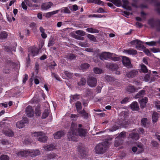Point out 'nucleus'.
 I'll list each match as a JSON object with an SVG mask.
<instances>
[{
    "instance_id": "obj_1",
    "label": "nucleus",
    "mask_w": 160,
    "mask_h": 160,
    "mask_svg": "<svg viewBox=\"0 0 160 160\" xmlns=\"http://www.w3.org/2000/svg\"><path fill=\"white\" fill-rule=\"evenodd\" d=\"M82 127V124H79V128L77 129V124L73 122L72 123L70 130L68 134V138L69 140L76 141L77 140L78 135L82 137L86 136V130L80 128Z\"/></svg>"
},
{
    "instance_id": "obj_2",
    "label": "nucleus",
    "mask_w": 160,
    "mask_h": 160,
    "mask_svg": "<svg viewBox=\"0 0 160 160\" xmlns=\"http://www.w3.org/2000/svg\"><path fill=\"white\" fill-rule=\"evenodd\" d=\"M108 142L105 141L99 143L95 147L96 152L98 154L105 153L108 148Z\"/></svg>"
},
{
    "instance_id": "obj_3",
    "label": "nucleus",
    "mask_w": 160,
    "mask_h": 160,
    "mask_svg": "<svg viewBox=\"0 0 160 160\" xmlns=\"http://www.w3.org/2000/svg\"><path fill=\"white\" fill-rule=\"evenodd\" d=\"M32 135L34 137H36L38 140L41 142H44L47 141V137L42 132H35Z\"/></svg>"
},
{
    "instance_id": "obj_4",
    "label": "nucleus",
    "mask_w": 160,
    "mask_h": 160,
    "mask_svg": "<svg viewBox=\"0 0 160 160\" xmlns=\"http://www.w3.org/2000/svg\"><path fill=\"white\" fill-rule=\"evenodd\" d=\"M148 23L152 27H156L157 31H160V20L155 21L153 19H151L148 21Z\"/></svg>"
},
{
    "instance_id": "obj_5",
    "label": "nucleus",
    "mask_w": 160,
    "mask_h": 160,
    "mask_svg": "<svg viewBox=\"0 0 160 160\" xmlns=\"http://www.w3.org/2000/svg\"><path fill=\"white\" fill-rule=\"evenodd\" d=\"M96 79L92 76L88 77L87 79L88 85L91 87H95L97 85Z\"/></svg>"
},
{
    "instance_id": "obj_6",
    "label": "nucleus",
    "mask_w": 160,
    "mask_h": 160,
    "mask_svg": "<svg viewBox=\"0 0 160 160\" xmlns=\"http://www.w3.org/2000/svg\"><path fill=\"white\" fill-rule=\"evenodd\" d=\"M138 73V71L137 70L133 69L128 72H127L125 76L129 78H132L136 76Z\"/></svg>"
},
{
    "instance_id": "obj_7",
    "label": "nucleus",
    "mask_w": 160,
    "mask_h": 160,
    "mask_svg": "<svg viewBox=\"0 0 160 160\" xmlns=\"http://www.w3.org/2000/svg\"><path fill=\"white\" fill-rule=\"evenodd\" d=\"M122 59V63L124 66L128 68H132L130 61L128 58L123 56Z\"/></svg>"
},
{
    "instance_id": "obj_8",
    "label": "nucleus",
    "mask_w": 160,
    "mask_h": 160,
    "mask_svg": "<svg viewBox=\"0 0 160 160\" xmlns=\"http://www.w3.org/2000/svg\"><path fill=\"white\" fill-rule=\"evenodd\" d=\"M132 44H136V48L139 50L143 49L145 48L144 46L141 44V42L140 40H133L131 42Z\"/></svg>"
},
{
    "instance_id": "obj_9",
    "label": "nucleus",
    "mask_w": 160,
    "mask_h": 160,
    "mask_svg": "<svg viewBox=\"0 0 160 160\" xmlns=\"http://www.w3.org/2000/svg\"><path fill=\"white\" fill-rule=\"evenodd\" d=\"M112 56V54L110 52H104L102 53L99 56L100 58L102 60H107L110 58Z\"/></svg>"
},
{
    "instance_id": "obj_10",
    "label": "nucleus",
    "mask_w": 160,
    "mask_h": 160,
    "mask_svg": "<svg viewBox=\"0 0 160 160\" xmlns=\"http://www.w3.org/2000/svg\"><path fill=\"white\" fill-rule=\"evenodd\" d=\"M26 113L28 117H31L34 116V112L31 106H28L26 108Z\"/></svg>"
},
{
    "instance_id": "obj_11",
    "label": "nucleus",
    "mask_w": 160,
    "mask_h": 160,
    "mask_svg": "<svg viewBox=\"0 0 160 160\" xmlns=\"http://www.w3.org/2000/svg\"><path fill=\"white\" fill-rule=\"evenodd\" d=\"M52 5L53 3L51 2L43 3L42 5L41 8L43 10H46L50 8Z\"/></svg>"
},
{
    "instance_id": "obj_12",
    "label": "nucleus",
    "mask_w": 160,
    "mask_h": 160,
    "mask_svg": "<svg viewBox=\"0 0 160 160\" xmlns=\"http://www.w3.org/2000/svg\"><path fill=\"white\" fill-rule=\"evenodd\" d=\"M29 156L32 157H34L37 155H39L40 154V151L38 150H29Z\"/></svg>"
},
{
    "instance_id": "obj_13",
    "label": "nucleus",
    "mask_w": 160,
    "mask_h": 160,
    "mask_svg": "<svg viewBox=\"0 0 160 160\" xmlns=\"http://www.w3.org/2000/svg\"><path fill=\"white\" fill-rule=\"evenodd\" d=\"M148 99L147 98L145 97L139 101L140 103V107L142 108H144L146 105V103L148 102Z\"/></svg>"
},
{
    "instance_id": "obj_14",
    "label": "nucleus",
    "mask_w": 160,
    "mask_h": 160,
    "mask_svg": "<svg viewBox=\"0 0 160 160\" xmlns=\"http://www.w3.org/2000/svg\"><path fill=\"white\" fill-rule=\"evenodd\" d=\"M131 109L133 110L138 111L139 109L138 103L136 102H134L130 105Z\"/></svg>"
},
{
    "instance_id": "obj_15",
    "label": "nucleus",
    "mask_w": 160,
    "mask_h": 160,
    "mask_svg": "<svg viewBox=\"0 0 160 160\" xmlns=\"http://www.w3.org/2000/svg\"><path fill=\"white\" fill-rule=\"evenodd\" d=\"M64 132L62 131H59L54 134V138L55 139H59L64 135Z\"/></svg>"
},
{
    "instance_id": "obj_16",
    "label": "nucleus",
    "mask_w": 160,
    "mask_h": 160,
    "mask_svg": "<svg viewBox=\"0 0 160 160\" xmlns=\"http://www.w3.org/2000/svg\"><path fill=\"white\" fill-rule=\"evenodd\" d=\"M129 137L135 140H138L139 138V134L135 132H132L129 135Z\"/></svg>"
},
{
    "instance_id": "obj_17",
    "label": "nucleus",
    "mask_w": 160,
    "mask_h": 160,
    "mask_svg": "<svg viewBox=\"0 0 160 160\" xmlns=\"http://www.w3.org/2000/svg\"><path fill=\"white\" fill-rule=\"evenodd\" d=\"M29 150L21 151L18 152V153H17V155L22 157L29 155Z\"/></svg>"
},
{
    "instance_id": "obj_18",
    "label": "nucleus",
    "mask_w": 160,
    "mask_h": 160,
    "mask_svg": "<svg viewBox=\"0 0 160 160\" xmlns=\"http://www.w3.org/2000/svg\"><path fill=\"white\" fill-rule=\"evenodd\" d=\"M123 52L130 55H136L137 54L136 50L132 49L124 50Z\"/></svg>"
},
{
    "instance_id": "obj_19",
    "label": "nucleus",
    "mask_w": 160,
    "mask_h": 160,
    "mask_svg": "<svg viewBox=\"0 0 160 160\" xmlns=\"http://www.w3.org/2000/svg\"><path fill=\"white\" fill-rule=\"evenodd\" d=\"M123 143V140L122 139L118 138V137H116L115 138L114 145L115 146L117 147L121 145Z\"/></svg>"
},
{
    "instance_id": "obj_20",
    "label": "nucleus",
    "mask_w": 160,
    "mask_h": 160,
    "mask_svg": "<svg viewBox=\"0 0 160 160\" xmlns=\"http://www.w3.org/2000/svg\"><path fill=\"white\" fill-rule=\"evenodd\" d=\"M158 114L157 112H153L152 115V121L153 123L157 122L158 118Z\"/></svg>"
},
{
    "instance_id": "obj_21",
    "label": "nucleus",
    "mask_w": 160,
    "mask_h": 160,
    "mask_svg": "<svg viewBox=\"0 0 160 160\" xmlns=\"http://www.w3.org/2000/svg\"><path fill=\"white\" fill-rule=\"evenodd\" d=\"M55 146L52 144L44 146L43 147L45 150L47 151H52L55 148Z\"/></svg>"
},
{
    "instance_id": "obj_22",
    "label": "nucleus",
    "mask_w": 160,
    "mask_h": 160,
    "mask_svg": "<svg viewBox=\"0 0 160 160\" xmlns=\"http://www.w3.org/2000/svg\"><path fill=\"white\" fill-rule=\"evenodd\" d=\"M108 68L114 71L117 70L118 68V66L113 63H110L108 65Z\"/></svg>"
},
{
    "instance_id": "obj_23",
    "label": "nucleus",
    "mask_w": 160,
    "mask_h": 160,
    "mask_svg": "<svg viewBox=\"0 0 160 160\" xmlns=\"http://www.w3.org/2000/svg\"><path fill=\"white\" fill-rule=\"evenodd\" d=\"M145 91L142 90L140 91L135 96V98H138L142 97L145 94Z\"/></svg>"
},
{
    "instance_id": "obj_24",
    "label": "nucleus",
    "mask_w": 160,
    "mask_h": 160,
    "mask_svg": "<svg viewBox=\"0 0 160 160\" xmlns=\"http://www.w3.org/2000/svg\"><path fill=\"white\" fill-rule=\"evenodd\" d=\"M4 134L8 137H12L14 135V133L11 130H8L5 131L4 132Z\"/></svg>"
},
{
    "instance_id": "obj_25",
    "label": "nucleus",
    "mask_w": 160,
    "mask_h": 160,
    "mask_svg": "<svg viewBox=\"0 0 160 160\" xmlns=\"http://www.w3.org/2000/svg\"><path fill=\"white\" fill-rule=\"evenodd\" d=\"M57 155L55 153H52L48 154L46 156V157L48 160L54 159L56 158Z\"/></svg>"
},
{
    "instance_id": "obj_26",
    "label": "nucleus",
    "mask_w": 160,
    "mask_h": 160,
    "mask_svg": "<svg viewBox=\"0 0 160 160\" xmlns=\"http://www.w3.org/2000/svg\"><path fill=\"white\" fill-rule=\"evenodd\" d=\"M75 106L76 109L78 112L79 111H81L82 109L81 103L79 101H77L75 103Z\"/></svg>"
},
{
    "instance_id": "obj_27",
    "label": "nucleus",
    "mask_w": 160,
    "mask_h": 160,
    "mask_svg": "<svg viewBox=\"0 0 160 160\" xmlns=\"http://www.w3.org/2000/svg\"><path fill=\"white\" fill-rule=\"evenodd\" d=\"M16 125L17 127L19 129L22 128L24 126V124L22 121L18 122Z\"/></svg>"
},
{
    "instance_id": "obj_28",
    "label": "nucleus",
    "mask_w": 160,
    "mask_h": 160,
    "mask_svg": "<svg viewBox=\"0 0 160 160\" xmlns=\"http://www.w3.org/2000/svg\"><path fill=\"white\" fill-rule=\"evenodd\" d=\"M59 11V10H58L52 12H48L46 14V17L49 18L51 16L57 13Z\"/></svg>"
},
{
    "instance_id": "obj_29",
    "label": "nucleus",
    "mask_w": 160,
    "mask_h": 160,
    "mask_svg": "<svg viewBox=\"0 0 160 160\" xmlns=\"http://www.w3.org/2000/svg\"><path fill=\"white\" fill-rule=\"evenodd\" d=\"M35 114L38 116H40L41 114L40 106L38 105L35 109Z\"/></svg>"
},
{
    "instance_id": "obj_30",
    "label": "nucleus",
    "mask_w": 160,
    "mask_h": 160,
    "mask_svg": "<svg viewBox=\"0 0 160 160\" xmlns=\"http://www.w3.org/2000/svg\"><path fill=\"white\" fill-rule=\"evenodd\" d=\"M78 113L81 114L84 118L87 119L88 118V113H87L84 110L79 111Z\"/></svg>"
},
{
    "instance_id": "obj_31",
    "label": "nucleus",
    "mask_w": 160,
    "mask_h": 160,
    "mask_svg": "<svg viewBox=\"0 0 160 160\" xmlns=\"http://www.w3.org/2000/svg\"><path fill=\"white\" fill-rule=\"evenodd\" d=\"M112 2L116 6L120 7L122 3L120 0H111Z\"/></svg>"
},
{
    "instance_id": "obj_32",
    "label": "nucleus",
    "mask_w": 160,
    "mask_h": 160,
    "mask_svg": "<svg viewBox=\"0 0 160 160\" xmlns=\"http://www.w3.org/2000/svg\"><path fill=\"white\" fill-rule=\"evenodd\" d=\"M38 52L37 49L33 48L31 49V51L29 53L31 54L30 56L34 57L38 54Z\"/></svg>"
},
{
    "instance_id": "obj_33",
    "label": "nucleus",
    "mask_w": 160,
    "mask_h": 160,
    "mask_svg": "<svg viewBox=\"0 0 160 160\" xmlns=\"http://www.w3.org/2000/svg\"><path fill=\"white\" fill-rule=\"evenodd\" d=\"M49 112V111L48 109H45L42 113V118H46L48 116Z\"/></svg>"
},
{
    "instance_id": "obj_34",
    "label": "nucleus",
    "mask_w": 160,
    "mask_h": 160,
    "mask_svg": "<svg viewBox=\"0 0 160 160\" xmlns=\"http://www.w3.org/2000/svg\"><path fill=\"white\" fill-rule=\"evenodd\" d=\"M141 70L144 73H146L148 72V69L146 66L143 64L140 65Z\"/></svg>"
},
{
    "instance_id": "obj_35",
    "label": "nucleus",
    "mask_w": 160,
    "mask_h": 160,
    "mask_svg": "<svg viewBox=\"0 0 160 160\" xmlns=\"http://www.w3.org/2000/svg\"><path fill=\"white\" fill-rule=\"evenodd\" d=\"M86 31L92 33H98L99 32V31L98 30L93 29L92 28H88L86 29Z\"/></svg>"
},
{
    "instance_id": "obj_36",
    "label": "nucleus",
    "mask_w": 160,
    "mask_h": 160,
    "mask_svg": "<svg viewBox=\"0 0 160 160\" xmlns=\"http://www.w3.org/2000/svg\"><path fill=\"white\" fill-rule=\"evenodd\" d=\"M88 2H92L95 4L100 5L102 4L103 2L100 0H87Z\"/></svg>"
},
{
    "instance_id": "obj_37",
    "label": "nucleus",
    "mask_w": 160,
    "mask_h": 160,
    "mask_svg": "<svg viewBox=\"0 0 160 160\" xmlns=\"http://www.w3.org/2000/svg\"><path fill=\"white\" fill-rule=\"evenodd\" d=\"M126 132L125 131L121 132L117 137H118V138H124L126 137Z\"/></svg>"
},
{
    "instance_id": "obj_38",
    "label": "nucleus",
    "mask_w": 160,
    "mask_h": 160,
    "mask_svg": "<svg viewBox=\"0 0 160 160\" xmlns=\"http://www.w3.org/2000/svg\"><path fill=\"white\" fill-rule=\"evenodd\" d=\"M86 83V79L83 77H82L80 81L78 83V84L79 86H83Z\"/></svg>"
},
{
    "instance_id": "obj_39",
    "label": "nucleus",
    "mask_w": 160,
    "mask_h": 160,
    "mask_svg": "<svg viewBox=\"0 0 160 160\" xmlns=\"http://www.w3.org/2000/svg\"><path fill=\"white\" fill-rule=\"evenodd\" d=\"M8 34L5 31H2L0 34V39H5L7 37Z\"/></svg>"
},
{
    "instance_id": "obj_40",
    "label": "nucleus",
    "mask_w": 160,
    "mask_h": 160,
    "mask_svg": "<svg viewBox=\"0 0 160 160\" xmlns=\"http://www.w3.org/2000/svg\"><path fill=\"white\" fill-rule=\"evenodd\" d=\"M127 91L130 93H132L134 92L135 91V88L133 86H129L127 87Z\"/></svg>"
},
{
    "instance_id": "obj_41",
    "label": "nucleus",
    "mask_w": 160,
    "mask_h": 160,
    "mask_svg": "<svg viewBox=\"0 0 160 160\" xmlns=\"http://www.w3.org/2000/svg\"><path fill=\"white\" fill-rule=\"evenodd\" d=\"M76 57V56L73 54H70L66 56V58L70 60L75 59Z\"/></svg>"
},
{
    "instance_id": "obj_42",
    "label": "nucleus",
    "mask_w": 160,
    "mask_h": 160,
    "mask_svg": "<svg viewBox=\"0 0 160 160\" xmlns=\"http://www.w3.org/2000/svg\"><path fill=\"white\" fill-rule=\"evenodd\" d=\"M89 66V65L88 64L84 63L81 65V68L82 69L85 70L88 69Z\"/></svg>"
},
{
    "instance_id": "obj_43",
    "label": "nucleus",
    "mask_w": 160,
    "mask_h": 160,
    "mask_svg": "<svg viewBox=\"0 0 160 160\" xmlns=\"http://www.w3.org/2000/svg\"><path fill=\"white\" fill-rule=\"evenodd\" d=\"M119 128V127L116 125H114L112 126V128L109 129V130L110 132H113L116 131V130Z\"/></svg>"
},
{
    "instance_id": "obj_44",
    "label": "nucleus",
    "mask_w": 160,
    "mask_h": 160,
    "mask_svg": "<svg viewBox=\"0 0 160 160\" xmlns=\"http://www.w3.org/2000/svg\"><path fill=\"white\" fill-rule=\"evenodd\" d=\"M87 37L91 40L93 42H96V39L94 36L92 35L88 34L87 35Z\"/></svg>"
},
{
    "instance_id": "obj_45",
    "label": "nucleus",
    "mask_w": 160,
    "mask_h": 160,
    "mask_svg": "<svg viewBox=\"0 0 160 160\" xmlns=\"http://www.w3.org/2000/svg\"><path fill=\"white\" fill-rule=\"evenodd\" d=\"M148 121V119L147 118H144L142 119L141 120V122L142 125L145 127L147 123V122Z\"/></svg>"
},
{
    "instance_id": "obj_46",
    "label": "nucleus",
    "mask_w": 160,
    "mask_h": 160,
    "mask_svg": "<svg viewBox=\"0 0 160 160\" xmlns=\"http://www.w3.org/2000/svg\"><path fill=\"white\" fill-rule=\"evenodd\" d=\"M94 72L96 74H101L102 72V69H99L98 68H95L94 69Z\"/></svg>"
},
{
    "instance_id": "obj_47",
    "label": "nucleus",
    "mask_w": 160,
    "mask_h": 160,
    "mask_svg": "<svg viewBox=\"0 0 160 160\" xmlns=\"http://www.w3.org/2000/svg\"><path fill=\"white\" fill-rule=\"evenodd\" d=\"M64 73L66 76L69 78H71L72 77L73 73L68 71H65Z\"/></svg>"
},
{
    "instance_id": "obj_48",
    "label": "nucleus",
    "mask_w": 160,
    "mask_h": 160,
    "mask_svg": "<svg viewBox=\"0 0 160 160\" xmlns=\"http://www.w3.org/2000/svg\"><path fill=\"white\" fill-rule=\"evenodd\" d=\"M61 13H70V11L68 8L67 7H65L63 9L61 10Z\"/></svg>"
},
{
    "instance_id": "obj_49",
    "label": "nucleus",
    "mask_w": 160,
    "mask_h": 160,
    "mask_svg": "<svg viewBox=\"0 0 160 160\" xmlns=\"http://www.w3.org/2000/svg\"><path fill=\"white\" fill-rule=\"evenodd\" d=\"M75 33L79 35L82 36H84L85 35V32L81 30L77 31H76Z\"/></svg>"
},
{
    "instance_id": "obj_50",
    "label": "nucleus",
    "mask_w": 160,
    "mask_h": 160,
    "mask_svg": "<svg viewBox=\"0 0 160 160\" xmlns=\"http://www.w3.org/2000/svg\"><path fill=\"white\" fill-rule=\"evenodd\" d=\"M9 158L7 155H2L0 157L1 160H9Z\"/></svg>"
},
{
    "instance_id": "obj_51",
    "label": "nucleus",
    "mask_w": 160,
    "mask_h": 160,
    "mask_svg": "<svg viewBox=\"0 0 160 160\" xmlns=\"http://www.w3.org/2000/svg\"><path fill=\"white\" fill-rule=\"evenodd\" d=\"M79 96L80 95L76 94L75 95H71V97L73 100H74L75 101H76L79 99Z\"/></svg>"
},
{
    "instance_id": "obj_52",
    "label": "nucleus",
    "mask_w": 160,
    "mask_h": 160,
    "mask_svg": "<svg viewBox=\"0 0 160 160\" xmlns=\"http://www.w3.org/2000/svg\"><path fill=\"white\" fill-rule=\"evenodd\" d=\"M54 43V40L52 38L49 41L48 46L50 47L52 46Z\"/></svg>"
},
{
    "instance_id": "obj_53",
    "label": "nucleus",
    "mask_w": 160,
    "mask_h": 160,
    "mask_svg": "<svg viewBox=\"0 0 160 160\" xmlns=\"http://www.w3.org/2000/svg\"><path fill=\"white\" fill-rule=\"evenodd\" d=\"M156 6H157L156 11L158 13L160 14V2L157 3Z\"/></svg>"
},
{
    "instance_id": "obj_54",
    "label": "nucleus",
    "mask_w": 160,
    "mask_h": 160,
    "mask_svg": "<svg viewBox=\"0 0 160 160\" xmlns=\"http://www.w3.org/2000/svg\"><path fill=\"white\" fill-rule=\"evenodd\" d=\"M105 79L108 82L112 81L113 80V79L112 78L108 75L105 76Z\"/></svg>"
},
{
    "instance_id": "obj_55",
    "label": "nucleus",
    "mask_w": 160,
    "mask_h": 160,
    "mask_svg": "<svg viewBox=\"0 0 160 160\" xmlns=\"http://www.w3.org/2000/svg\"><path fill=\"white\" fill-rule=\"evenodd\" d=\"M8 123L3 121H1L0 122V127L2 128H6L7 126Z\"/></svg>"
},
{
    "instance_id": "obj_56",
    "label": "nucleus",
    "mask_w": 160,
    "mask_h": 160,
    "mask_svg": "<svg viewBox=\"0 0 160 160\" xmlns=\"http://www.w3.org/2000/svg\"><path fill=\"white\" fill-rule=\"evenodd\" d=\"M70 117L72 121H75L77 120L78 116L75 114H71Z\"/></svg>"
},
{
    "instance_id": "obj_57",
    "label": "nucleus",
    "mask_w": 160,
    "mask_h": 160,
    "mask_svg": "<svg viewBox=\"0 0 160 160\" xmlns=\"http://www.w3.org/2000/svg\"><path fill=\"white\" fill-rule=\"evenodd\" d=\"M156 43V42L152 41L150 42H146V44L150 46H152L155 45Z\"/></svg>"
},
{
    "instance_id": "obj_58",
    "label": "nucleus",
    "mask_w": 160,
    "mask_h": 160,
    "mask_svg": "<svg viewBox=\"0 0 160 160\" xmlns=\"http://www.w3.org/2000/svg\"><path fill=\"white\" fill-rule=\"evenodd\" d=\"M150 78V76L149 74H146L144 78V81L146 82L148 81Z\"/></svg>"
},
{
    "instance_id": "obj_59",
    "label": "nucleus",
    "mask_w": 160,
    "mask_h": 160,
    "mask_svg": "<svg viewBox=\"0 0 160 160\" xmlns=\"http://www.w3.org/2000/svg\"><path fill=\"white\" fill-rule=\"evenodd\" d=\"M123 2V4L122 7L124 8L125 7H126V6L128 5V2L127 0H122Z\"/></svg>"
},
{
    "instance_id": "obj_60",
    "label": "nucleus",
    "mask_w": 160,
    "mask_h": 160,
    "mask_svg": "<svg viewBox=\"0 0 160 160\" xmlns=\"http://www.w3.org/2000/svg\"><path fill=\"white\" fill-rule=\"evenodd\" d=\"M129 98H125L123 99L121 102V104H125L128 102Z\"/></svg>"
},
{
    "instance_id": "obj_61",
    "label": "nucleus",
    "mask_w": 160,
    "mask_h": 160,
    "mask_svg": "<svg viewBox=\"0 0 160 160\" xmlns=\"http://www.w3.org/2000/svg\"><path fill=\"white\" fill-rule=\"evenodd\" d=\"M110 58L111 59V60L114 61H118L120 60V58L119 57H112L111 56V57Z\"/></svg>"
},
{
    "instance_id": "obj_62",
    "label": "nucleus",
    "mask_w": 160,
    "mask_h": 160,
    "mask_svg": "<svg viewBox=\"0 0 160 160\" xmlns=\"http://www.w3.org/2000/svg\"><path fill=\"white\" fill-rule=\"evenodd\" d=\"M152 145L154 147H157L158 145V143L155 141H152Z\"/></svg>"
},
{
    "instance_id": "obj_63",
    "label": "nucleus",
    "mask_w": 160,
    "mask_h": 160,
    "mask_svg": "<svg viewBox=\"0 0 160 160\" xmlns=\"http://www.w3.org/2000/svg\"><path fill=\"white\" fill-rule=\"evenodd\" d=\"M2 143L3 145H7L9 144L8 141L7 140H3L1 142Z\"/></svg>"
},
{
    "instance_id": "obj_64",
    "label": "nucleus",
    "mask_w": 160,
    "mask_h": 160,
    "mask_svg": "<svg viewBox=\"0 0 160 160\" xmlns=\"http://www.w3.org/2000/svg\"><path fill=\"white\" fill-rule=\"evenodd\" d=\"M144 52L148 56L150 55L151 53L149 51L148 49H145Z\"/></svg>"
}]
</instances>
